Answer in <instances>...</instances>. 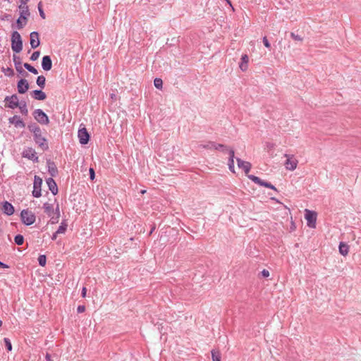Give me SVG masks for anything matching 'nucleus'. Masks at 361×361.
<instances>
[{"label":"nucleus","mask_w":361,"mask_h":361,"mask_svg":"<svg viewBox=\"0 0 361 361\" xmlns=\"http://www.w3.org/2000/svg\"><path fill=\"white\" fill-rule=\"evenodd\" d=\"M44 212L50 217V221L52 224H57L60 218L59 206L57 204L56 209H54V205L51 203L46 202L43 205Z\"/></svg>","instance_id":"obj_1"},{"label":"nucleus","mask_w":361,"mask_h":361,"mask_svg":"<svg viewBox=\"0 0 361 361\" xmlns=\"http://www.w3.org/2000/svg\"><path fill=\"white\" fill-rule=\"evenodd\" d=\"M30 131L34 133V139L39 147L44 150L48 147L46 139L42 137L40 128L37 126H29Z\"/></svg>","instance_id":"obj_2"},{"label":"nucleus","mask_w":361,"mask_h":361,"mask_svg":"<svg viewBox=\"0 0 361 361\" xmlns=\"http://www.w3.org/2000/svg\"><path fill=\"white\" fill-rule=\"evenodd\" d=\"M20 17L17 20V27L18 29H22L27 23V17L30 16L28 6L27 5H20Z\"/></svg>","instance_id":"obj_3"},{"label":"nucleus","mask_w":361,"mask_h":361,"mask_svg":"<svg viewBox=\"0 0 361 361\" xmlns=\"http://www.w3.org/2000/svg\"><path fill=\"white\" fill-rule=\"evenodd\" d=\"M11 48L13 51L19 53L23 49V42L20 35L15 31L11 36Z\"/></svg>","instance_id":"obj_4"},{"label":"nucleus","mask_w":361,"mask_h":361,"mask_svg":"<svg viewBox=\"0 0 361 361\" xmlns=\"http://www.w3.org/2000/svg\"><path fill=\"white\" fill-rule=\"evenodd\" d=\"M20 216L22 221L27 226L33 224L35 221V215L33 212L28 209L23 210L21 212Z\"/></svg>","instance_id":"obj_5"},{"label":"nucleus","mask_w":361,"mask_h":361,"mask_svg":"<svg viewBox=\"0 0 361 361\" xmlns=\"http://www.w3.org/2000/svg\"><path fill=\"white\" fill-rule=\"evenodd\" d=\"M305 218L307 220V226L310 228H314L316 227V221L317 216V212L307 209H305Z\"/></svg>","instance_id":"obj_6"},{"label":"nucleus","mask_w":361,"mask_h":361,"mask_svg":"<svg viewBox=\"0 0 361 361\" xmlns=\"http://www.w3.org/2000/svg\"><path fill=\"white\" fill-rule=\"evenodd\" d=\"M248 178L250 180H251L252 181H253L255 183H257L261 186H264L265 188H268L272 189L275 191H277V189L276 188V187L274 185H273L271 183L264 181V180L260 179L257 176H255L254 175H249Z\"/></svg>","instance_id":"obj_7"},{"label":"nucleus","mask_w":361,"mask_h":361,"mask_svg":"<svg viewBox=\"0 0 361 361\" xmlns=\"http://www.w3.org/2000/svg\"><path fill=\"white\" fill-rule=\"evenodd\" d=\"M35 118L41 124L47 125L49 123L47 115L41 109H37L34 111Z\"/></svg>","instance_id":"obj_8"},{"label":"nucleus","mask_w":361,"mask_h":361,"mask_svg":"<svg viewBox=\"0 0 361 361\" xmlns=\"http://www.w3.org/2000/svg\"><path fill=\"white\" fill-rule=\"evenodd\" d=\"M42 184V179L37 176H35L32 195L35 197L41 196V187Z\"/></svg>","instance_id":"obj_9"},{"label":"nucleus","mask_w":361,"mask_h":361,"mask_svg":"<svg viewBox=\"0 0 361 361\" xmlns=\"http://www.w3.org/2000/svg\"><path fill=\"white\" fill-rule=\"evenodd\" d=\"M78 137L80 144L85 145L90 140V135L85 127L80 128L78 130Z\"/></svg>","instance_id":"obj_10"},{"label":"nucleus","mask_w":361,"mask_h":361,"mask_svg":"<svg viewBox=\"0 0 361 361\" xmlns=\"http://www.w3.org/2000/svg\"><path fill=\"white\" fill-rule=\"evenodd\" d=\"M236 161L238 163V166L240 169H242L244 171L245 173L248 176V173L250 172L252 168V164L250 162L243 161L240 158H236Z\"/></svg>","instance_id":"obj_11"},{"label":"nucleus","mask_w":361,"mask_h":361,"mask_svg":"<svg viewBox=\"0 0 361 361\" xmlns=\"http://www.w3.org/2000/svg\"><path fill=\"white\" fill-rule=\"evenodd\" d=\"M5 101L6 106L11 109H15L18 106V98L16 95L7 97H6Z\"/></svg>","instance_id":"obj_12"},{"label":"nucleus","mask_w":361,"mask_h":361,"mask_svg":"<svg viewBox=\"0 0 361 361\" xmlns=\"http://www.w3.org/2000/svg\"><path fill=\"white\" fill-rule=\"evenodd\" d=\"M23 157L27 158L30 160H32L34 161H38V157L37 156V153L35 149L32 148H27L25 149L23 152Z\"/></svg>","instance_id":"obj_13"},{"label":"nucleus","mask_w":361,"mask_h":361,"mask_svg":"<svg viewBox=\"0 0 361 361\" xmlns=\"http://www.w3.org/2000/svg\"><path fill=\"white\" fill-rule=\"evenodd\" d=\"M1 211L6 215H12L14 213L13 206L7 201L2 203Z\"/></svg>","instance_id":"obj_14"},{"label":"nucleus","mask_w":361,"mask_h":361,"mask_svg":"<svg viewBox=\"0 0 361 361\" xmlns=\"http://www.w3.org/2000/svg\"><path fill=\"white\" fill-rule=\"evenodd\" d=\"M30 45L32 49H35L39 45V34L37 32L30 33Z\"/></svg>","instance_id":"obj_15"},{"label":"nucleus","mask_w":361,"mask_h":361,"mask_svg":"<svg viewBox=\"0 0 361 361\" xmlns=\"http://www.w3.org/2000/svg\"><path fill=\"white\" fill-rule=\"evenodd\" d=\"M42 67L46 71H50L51 69L52 61L49 56H44L42 58Z\"/></svg>","instance_id":"obj_16"},{"label":"nucleus","mask_w":361,"mask_h":361,"mask_svg":"<svg viewBox=\"0 0 361 361\" xmlns=\"http://www.w3.org/2000/svg\"><path fill=\"white\" fill-rule=\"evenodd\" d=\"M29 88V85L25 79H21L18 82V91L20 94H24Z\"/></svg>","instance_id":"obj_17"},{"label":"nucleus","mask_w":361,"mask_h":361,"mask_svg":"<svg viewBox=\"0 0 361 361\" xmlns=\"http://www.w3.org/2000/svg\"><path fill=\"white\" fill-rule=\"evenodd\" d=\"M9 122L13 124L16 128H24L25 123L18 116H14L9 118Z\"/></svg>","instance_id":"obj_18"},{"label":"nucleus","mask_w":361,"mask_h":361,"mask_svg":"<svg viewBox=\"0 0 361 361\" xmlns=\"http://www.w3.org/2000/svg\"><path fill=\"white\" fill-rule=\"evenodd\" d=\"M249 57L247 54H243L241 57V62L239 67L242 71H246L248 68Z\"/></svg>","instance_id":"obj_19"},{"label":"nucleus","mask_w":361,"mask_h":361,"mask_svg":"<svg viewBox=\"0 0 361 361\" xmlns=\"http://www.w3.org/2000/svg\"><path fill=\"white\" fill-rule=\"evenodd\" d=\"M47 183L49 186V190L54 195H56L58 192V188L56 182L52 178H49L47 180Z\"/></svg>","instance_id":"obj_20"},{"label":"nucleus","mask_w":361,"mask_h":361,"mask_svg":"<svg viewBox=\"0 0 361 361\" xmlns=\"http://www.w3.org/2000/svg\"><path fill=\"white\" fill-rule=\"evenodd\" d=\"M297 164L298 161L296 159L288 158L285 162V166L287 169L293 171L297 167Z\"/></svg>","instance_id":"obj_21"},{"label":"nucleus","mask_w":361,"mask_h":361,"mask_svg":"<svg viewBox=\"0 0 361 361\" xmlns=\"http://www.w3.org/2000/svg\"><path fill=\"white\" fill-rule=\"evenodd\" d=\"M32 94L34 98L37 100H44L47 97L46 94L42 90H34Z\"/></svg>","instance_id":"obj_22"},{"label":"nucleus","mask_w":361,"mask_h":361,"mask_svg":"<svg viewBox=\"0 0 361 361\" xmlns=\"http://www.w3.org/2000/svg\"><path fill=\"white\" fill-rule=\"evenodd\" d=\"M348 252H349V246L346 243H345L343 242H341L340 245H339V252L342 255L346 256L348 254Z\"/></svg>","instance_id":"obj_23"},{"label":"nucleus","mask_w":361,"mask_h":361,"mask_svg":"<svg viewBox=\"0 0 361 361\" xmlns=\"http://www.w3.org/2000/svg\"><path fill=\"white\" fill-rule=\"evenodd\" d=\"M209 144L216 150H220L223 152H226L228 150V146L225 145L216 144L214 142H209Z\"/></svg>","instance_id":"obj_24"},{"label":"nucleus","mask_w":361,"mask_h":361,"mask_svg":"<svg viewBox=\"0 0 361 361\" xmlns=\"http://www.w3.org/2000/svg\"><path fill=\"white\" fill-rule=\"evenodd\" d=\"M67 224L64 221L61 222V225L59 226V228L56 231V233L62 234L64 233L67 229Z\"/></svg>","instance_id":"obj_25"},{"label":"nucleus","mask_w":361,"mask_h":361,"mask_svg":"<svg viewBox=\"0 0 361 361\" xmlns=\"http://www.w3.org/2000/svg\"><path fill=\"white\" fill-rule=\"evenodd\" d=\"M212 357L213 361H221V355L219 351L212 350Z\"/></svg>","instance_id":"obj_26"},{"label":"nucleus","mask_w":361,"mask_h":361,"mask_svg":"<svg viewBox=\"0 0 361 361\" xmlns=\"http://www.w3.org/2000/svg\"><path fill=\"white\" fill-rule=\"evenodd\" d=\"M49 172L51 176H55L57 173V169L53 163L49 164Z\"/></svg>","instance_id":"obj_27"},{"label":"nucleus","mask_w":361,"mask_h":361,"mask_svg":"<svg viewBox=\"0 0 361 361\" xmlns=\"http://www.w3.org/2000/svg\"><path fill=\"white\" fill-rule=\"evenodd\" d=\"M45 81H46L45 77L43 75H40V76H38V78L37 79V84L39 87L43 88L45 85Z\"/></svg>","instance_id":"obj_28"},{"label":"nucleus","mask_w":361,"mask_h":361,"mask_svg":"<svg viewBox=\"0 0 361 361\" xmlns=\"http://www.w3.org/2000/svg\"><path fill=\"white\" fill-rule=\"evenodd\" d=\"M154 86L157 88V89H159L161 90L162 88V86H163V81L161 78H156L154 80Z\"/></svg>","instance_id":"obj_29"},{"label":"nucleus","mask_w":361,"mask_h":361,"mask_svg":"<svg viewBox=\"0 0 361 361\" xmlns=\"http://www.w3.org/2000/svg\"><path fill=\"white\" fill-rule=\"evenodd\" d=\"M24 67L27 71H29L30 72L32 73L33 74L37 75L38 73L37 70L35 67H33L31 65H30L29 63H24Z\"/></svg>","instance_id":"obj_30"},{"label":"nucleus","mask_w":361,"mask_h":361,"mask_svg":"<svg viewBox=\"0 0 361 361\" xmlns=\"http://www.w3.org/2000/svg\"><path fill=\"white\" fill-rule=\"evenodd\" d=\"M14 240H15V243L18 245H20L23 243L24 242V238L22 235H17L15 238H14Z\"/></svg>","instance_id":"obj_31"},{"label":"nucleus","mask_w":361,"mask_h":361,"mask_svg":"<svg viewBox=\"0 0 361 361\" xmlns=\"http://www.w3.org/2000/svg\"><path fill=\"white\" fill-rule=\"evenodd\" d=\"M38 262L39 265L44 267L47 262L46 256L43 255H39V257H38Z\"/></svg>","instance_id":"obj_32"},{"label":"nucleus","mask_w":361,"mask_h":361,"mask_svg":"<svg viewBox=\"0 0 361 361\" xmlns=\"http://www.w3.org/2000/svg\"><path fill=\"white\" fill-rule=\"evenodd\" d=\"M38 10H39V15L42 17V18L45 19L46 18V16H45V13H44L43 9H42V2H39L38 4Z\"/></svg>","instance_id":"obj_33"},{"label":"nucleus","mask_w":361,"mask_h":361,"mask_svg":"<svg viewBox=\"0 0 361 361\" xmlns=\"http://www.w3.org/2000/svg\"><path fill=\"white\" fill-rule=\"evenodd\" d=\"M4 341V343L6 346L7 350L8 351H11L12 350V345H11L10 340L7 338H5Z\"/></svg>","instance_id":"obj_34"},{"label":"nucleus","mask_w":361,"mask_h":361,"mask_svg":"<svg viewBox=\"0 0 361 361\" xmlns=\"http://www.w3.org/2000/svg\"><path fill=\"white\" fill-rule=\"evenodd\" d=\"M228 165L229 170H230L231 172L235 173V169H234V159H232V160H229V159H228Z\"/></svg>","instance_id":"obj_35"},{"label":"nucleus","mask_w":361,"mask_h":361,"mask_svg":"<svg viewBox=\"0 0 361 361\" xmlns=\"http://www.w3.org/2000/svg\"><path fill=\"white\" fill-rule=\"evenodd\" d=\"M290 37L296 41H302V37L300 35L295 34L294 32H290Z\"/></svg>","instance_id":"obj_36"},{"label":"nucleus","mask_w":361,"mask_h":361,"mask_svg":"<svg viewBox=\"0 0 361 361\" xmlns=\"http://www.w3.org/2000/svg\"><path fill=\"white\" fill-rule=\"evenodd\" d=\"M19 109H20L21 114H23L24 115L27 114L28 111H27V106L25 104H23V106H20Z\"/></svg>","instance_id":"obj_37"},{"label":"nucleus","mask_w":361,"mask_h":361,"mask_svg":"<svg viewBox=\"0 0 361 361\" xmlns=\"http://www.w3.org/2000/svg\"><path fill=\"white\" fill-rule=\"evenodd\" d=\"M227 151L228 152V154H229V159H228L229 160L234 159V158H235V152H234V150L233 149H231H231L228 148Z\"/></svg>","instance_id":"obj_38"},{"label":"nucleus","mask_w":361,"mask_h":361,"mask_svg":"<svg viewBox=\"0 0 361 361\" xmlns=\"http://www.w3.org/2000/svg\"><path fill=\"white\" fill-rule=\"evenodd\" d=\"M39 54H40L39 51H35V52H33V53H32V56H31V57H30V59H31L32 61H36V60H37V59H38V58H39Z\"/></svg>","instance_id":"obj_39"},{"label":"nucleus","mask_w":361,"mask_h":361,"mask_svg":"<svg viewBox=\"0 0 361 361\" xmlns=\"http://www.w3.org/2000/svg\"><path fill=\"white\" fill-rule=\"evenodd\" d=\"M263 43H264V45L267 48H270L271 47V44H270L269 42L268 41L267 37H263Z\"/></svg>","instance_id":"obj_40"},{"label":"nucleus","mask_w":361,"mask_h":361,"mask_svg":"<svg viewBox=\"0 0 361 361\" xmlns=\"http://www.w3.org/2000/svg\"><path fill=\"white\" fill-rule=\"evenodd\" d=\"M77 311L78 313H82L85 311V307L84 305H80L78 307Z\"/></svg>","instance_id":"obj_41"},{"label":"nucleus","mask_w":361,"mask_h":361,"mask_svg":"<svg viewBox=\"0 0 361 361\" xmlns=\"http://www.w3.org/2000/svg\"><path fill=\"white\" fill-rule=\"evenodd\" d=\"M261 274L263 277H268L269 276V271L267 269H263Z\"/></svg>","instance_id":"obj_42"},{"label":"nucleus","mask_w":361,"mask_h":361,"mask_svg":"<svg viewBox=\"0 0 361 361\" xmlns=\"http://www.w3.org/2000/svg\"><path fill=\"white\" fill-rule=\"evenodd\" d=\"M90 179L94 180L95 173H94V169L92 168L90 169Z\"/></svg>","instance_id":"obj_43"},{"label":"nucleus","mask_w":361,"mask_h":361,"mask_svg":"<svg viewBox=\"0 0 361 361\" xmlns=\"http://www.w3.org/2000/svg\"><path fill=\"white\" fill-rule=\"evenodd\" d=\"M86 293H87V288L85 287H83V288L82 290V298H85Z\"/></svg>","instance_id":"obj_44"},{"label":"nucleus","mask_w":361,"mask_h":361,"mask_svg":"<svg viewBox=\"0 0 361 361\" xmlns=\"http://www.w3.org/2000/svg\"><path fill=\"white\" fill-rule=\"evenodd\" d=\"M267 147L269 149H273L274 147V144L269 142V143L267 144Z\"/></svg>","instance_id":"obj_45"},{"label":"nucleus","mask_w":361,"mask_h":361,"mask_svg":"<svg viewBox=\"0 0 361 361\" xmlns=\"http://www.w3.org/2000/svg\"><path fill=\"white\" fill-rule=\"evenodd\" d=\"M45 357H46L47 361H53V360L51 357V355L49 353H47Z\"/></svg>","instance_id":"obj_46"},{"label":"nucleus","mask_w":361,"mask_h":361,"mask_svg":"<svg viewBox=\"0 0 361 361\" xmlns=\"http://www.w3.org/2000/svg\"><path fill=\"white\" fill-rule=\"evenodd\" d=\"M20 5H26L27 3L29 1V0H20Z\"/></svg>","instance_id":"obj_47"},{"label":"nucleus","mask_w":361,"mask_h":361,"mask_svg":"<svg viewBox=\"0 0 361 361\" xmlns=\"http://www.w3.org/2000/svg\"><path fill=\"white\" fill-rule=\"evenodd\" d=\"M155 228H156V226H155V225L154 224V225L152 226V228H151L150 231H149V235H152V233L154 232V231L155 230Z\"/></svg>","instance_id":"obj_48"},{"label":"nucleus","mask_w":361,"mask_h":361,"mask_svg":"<svg viewBox=\"0 0 361 361\" xmlns=\"http://www.w3.org/2000/svg\"><path fill=\"white\" fill-rule=\"evenodd\" d=\"M0 267L8 268V267L6 264L0 262Z\"/></svg>","instance_id":"obj_49"},{"label":"nucleus","mask_w":361,"mask_h":361,"mask_svg":"<svg viewBox=\"0 0 361 361\" xmlns=\"http://www.w3.org/2000/svg\"><path fill=\"white\" fill-rule=\"evenodd\" d=\"M58 234L59 233H56V232L55 233H54V235L52 236V240H55Z\"/></svg>","instance_id":"obj_50"},{"label":"nucleus","mask_w":361,"mask_h":361,"mask_svg":"<svg viewBox=\"0 0 361 361\" xmlns=\"http://www.w3.org/2000/svg\"><path fill=\"white\" fill-rule=\"evenodd\" d=\"M204 148H207V149H209V148H211V147H212L211 144H209V143L208 145H204Z\"/></svg>","instance_id":"obj_51"},{"label":"nucleus","mask_w":361,"mask_h":361,"mask_svg":"<svg viewBox=\"0 0 361 361\" xmlns=\"http://www.w3.org/2000/svg\"><path fill=\"white\" fill-rule=\"evenodd\" d=\"M295 224L292 221V223H291V228H291L292 230H293V229H295Z\"/></svg>","instance_id":"obj_52"},{"label":"nucleus","mask_w":361,"mask_h":361,"mask_svg":"<svg viewBox=\"0 0 361 361\" xmlns=\"http://www.w3.org/2000/svg\"><path fill=\"white\" fill-rule=\"evenodd\" d=\"M8 71H9V72L11 73V74H13V71L11 69H8Z\"/></svg>","instance_id":"obj_53"},{"label":"nucleus","mask_w":361,"mask_h":361,"mask_svg":"<svg viewBox=\"0 0 361 361\" xmlns=\"http://www.w3.org/2000/svg\"><path fill=\"white\" fill-rule=\"evenodd\" d=\"M230 5H231V1L229 0H226Z\"/></svg>","instance_id":"obj_54"},{"label":"nucleus","mask_w":361,"mask_h":361,"mask_svg":"<svg viewBox=\"0 0 361 361\" xmlns=\"http://www.w3.org/2000/svg\"><path fill=\"white\" fill-rule=\"evenodd\" d=\"M2 326V321L0 320V326Z\"/></svg>","instance_id":"obj_55"}]
</instances>
